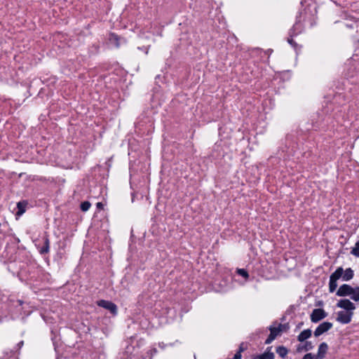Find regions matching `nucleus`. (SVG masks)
Instances as JSON below:
<instances>
[{
    "instance_id": "obj_3",
    "label": "nucleus",
    "mask_w": 359,
    "mask_h": 359,
    "mask_svg": "<svg viewBox=\"0 0 359 359\" xmlns=\"http://www.w3.org/2000/svg\"><path fill=\"white\" fill-rule=\"evenodd\" d=\"M302 13H300L299 15L296 17V22L289 31V36L290 37H294L303 32L304 26L302 23Z\"/></svg>"
},
{
    "instance_id": "obj_12",
    "label": "nucleus",
    "mask_w": 359,
    "mask_h": 359,
    "mask_svg": "<svg viewBox=\"0 0 359 359\" xmlns=\"http://www.w3.org/2000/svg\"><path fill=\"white\" fill-rule=\"evenodd\" d=\"M311 330L310 329H306L301 332V333L297 337V340L300 342H303L311 336Z\"/></svg>"
},
{
    "instance_id": "obj_26",
    "label": "nucleus",
    "mask_w": 359,
    "mask_h": 359,
    "mask_svg": "<svg viewBox=\"0 0 359 359\" xmlns=\"http://www.w3.org/2000/svg\"><path fill=\"white\" fill-rule=\"evenodd\" d=\"M241 357H242L241 353L237 351L234 354V355L232 358H228V359H241Z\"/></svg>"
},
{
    "instance_id": "obj_15",
    "label": "nucleus",
    "mask_w": 359,
    "mask_h": 359,
    "mask_svg": "<svg viewBox=\"0 0 359 359\" xmlns=\"http://www.w3.org/2000/svg\"><path fill=\"white\" fill-rule=\"evenodd\" d=\"M257 359H274V354L269 351L257 356Z\"/></svg>"
},
{
    "instance_id": "obj_23",
    "label": "nucleus",
    "mask_w": 359,
    "mask_h": 359,
    "mask_svg": "<svg viewBox=\"0 0 359 359\" xmlns=\"http://www.w3.org/2000/svg\"><path fill=\"white\" fill-rule=\"evenodd\" d=\"M246 348H247V345L243 342L240 344L238 350L237 351L242 353V352H243L245 350H246Z\"/></svg>"
},
{
    "instance_id": "obj_17",
    "label": "nucleus",
    "mask_w": 359,
    "mask_h": 359,
    "mask_svg": "<svg viewBox=\"0 0 359 359\" xmlns=\"http://www.w3.org/2000/svg\"><path fill=\"white\" fill-rule=\"evenodd\" d=\"M236 273L239 276L243 277L245 279H248L249 277L248 272L247 271V270H245L244 269H237Z\"/></svg>"
},
{
    "instance_id": "obj_27",
    "label": "nucleus",
    "mask_w": 359,
    "mask_h": 359,
    "mask_svg": "<svg viewBox=\"0 0 359 359\" xmlns=\"http://www.w3.org/2000/svg\"><path fill=\"white\" fill-rule=\"evenodd\" d=\"M315 25H316V20L313 18L310 20V27H313Z\"/></svg>"
},
{
    "instance_id": "obj_22",
    "label": "nucleus",
    "mask_w": 359,
    "mask_h": 359,
    "mask_svg": "<svg viewBox=\"0 0 359 359\" xmlns=\"http://www.w3.org/2000/svg\"><path fill=\"white\" fill-rule=\"evenodd\" d=\"M278 328H280L282 329V332L283 331H287V330H289L290 328V326H289V324L288 323H285V324H279L278 325Z\"/></svg>"
},
{
    "instance_id": "obj_30",
    "label": "nucleus",
    "mask_w": 359,
    "mask_h": 359,
    "mask_svg": "<svg viewBox=\"0 0 359 359\" xmlns=\"http://www.w3.org/2000/svg\"><path fill=\"white\" fill-rule=\"evenodd\" d=\"M151 351L154 353H156L157 352V350L156 348H154Z\"/></svg>"
},
{
    "instance_id": "obj_31",
    "label": "nucleus",
    "mask_w": 359,
    "mask_h": 359,
    "mask_svg": "<svg viewBox=\"0 0 359 359\" xmlns=\"http://www.w3.org/2000/svg\"><path fill=\"white\" fill-rule=\"evenodd\" d=\"M148 53V48H147V50H146V54Z\"/></svg>"
},
{
    "instance_id": "obj_7",
    "label": "nucleus",
    "mask_w": 359,
    "mask_h": 359,
    "mask_svg": "<svg viewBox=\"0 0 359 359\" xmlns=\"http://www.w3.org/2000/svg\"><path fill=\"white\" fill-rule=\"evenodd\" d=\"M327 316V313L323 309H315L311 314V320L313 323H318L324 319Z\"/></svg>"
},
{
    "instance_id": "obj_10",
    "label": "nucleus",
    "mask_w": 359,
    "mask_h": 359,
    "mask_svg": "<svg viewBox=\"0 0 359 359\" xmlns=\"http://www.w3.org/2000/svg\"><path fill=\"white\" fill-rule=\"evenodd\" d=\"M268 329L270 331V334L265 341L266 344H271L277 337V336L279 335V334L282 332V329L278 328V327H273L271 325L268 327Z\"/></svg>"
},
{
    "instance_id": "obj_2",
    "label": "nucleus",
    "mask_w": 359,
    "mask_h": 359,
    "mask_svg": "<svg viewBox=\"0 0 359 359\" xmlns=\"http://www.w3.org/2000/svg\"><path fill=\"white\" fill-rule=\"evenodd\" d=\"M336 295L338 297H347L355 301L359 302V286L353 287L350 285L343 284L337 290Z\"/></svg>"
},
{
    "instance_id": "obj_11",
    "label": "nucleus",
    "mask_w": 359,
    "mask_h": 359,
    "mask_svg": "<svg viewBox=\"0 0 359 359\" xmlns=\"http://www.w3.org/2000/svg\"><path fill=\"white\" fill-rule=\"evenodd\" d=\"M328 350V345L325 342H322L318 349V353L316 355L318 359H324Z\"/></svg>"
},
{
    "instance_id": "obj_13",
    "label": "nucleus",
    "mask_w": 359,
    "mask_h": 359,
    "mask_svg": "<svg viewBox=\"0 0 359 359\" xmlns=\"http://www.w3.org/2000/svg\"><path fill=\"white\" fill-rule=\"evenodd\" d=\"M27 205V202L25 201H20L17 203L18 212L16 213L17 215H22L26 211V207Z\"/></svg>"
},
{
    "instance_id": "obj_18",
    "label": "nucleus",
    "mask_w": 359,
    "mask_h": 359,
    "mask_svg": "<svg viewBox=\"0 0 359 359\" xmlns=\"http://www.w3.org/2000/svg\"><path fill=\"white\" fill-rule=\"evenodd\" d=\"M351 253L359 257V240L355 243L354 248H352Z\"/></svg>"
},
{
    "instance_id": "obj_1",
    "label": "nucleus",
    "mask_w": 359,
    "mask_h": 359,
    "mask_svg": "<svg viewBox=\"0 0 359 359\" xmlns=\"http://www.w3.org/2000/svg\"><path fill=\"white\" fill-rule=\"evenodd\" d=\"M354 276L353 270L351 268L346 269L344 271L342 267H338L330 276L329 281V291L334 292L337 287V280L341 278L344 281H348Z\"/></svg>"
},
{
    "instance_id": "obj_19",
    "label": "nucleus",
    "mask_w": 359,
    "mask_h": 359,
    "mask_svg": "<svg viewBox=\"0 0 359 359\" xmlns=\"http://www.w3.org/2000/svg\"><path fill=\"white\" fill-rule=\"evenodd\" d=\"M90 203L88 201H83L81 203V210L83 212H86L90 208Z\"/></svg>"
},
{
    "instance_id": "obj_5",
    "label": "nucleus",
    "mask_w": 359,
    "mask_h": 359,
    "mask_svg": "<svg viewBox=\"0 0 359 359\" xmlns=\"http://www.w3.org/2000/svg\"><path fill=\"white\" fill-rule=\"evenodd\" d=\"M43 245L40 246V244H36V246L39 250V252L41 255H44L48 254L50 252V239L48 238V235L45 233V235L43 238Z\"/></svg>"
},
{
    "instance_id": "obj_14",
    "label": "nucleus",
    "mask_w": 359,
    "mask_h": 359,
    "mask_svg": "<svg viewBox=\"0 0 359 359\" xmlns=\"http://www.w3.org/2000/svg\"><path fill=\"white\" fill-rule=\"evenodd\" d=\"M276 353L280 358H284L287 355L288 350L283 346H279L276 348Z\"/></svg>"
},
{
    "instance_id": "obj_29",
    "label": "nucleus",
    "mask_w": 359,
    "mask_h": 359,
    "mask_svg": "<svg viewBox=\"0 0 359 359\" xmlns=\"http://www.w3.org/2000/svg\"><path fill=\"white\" fill-rule=\"evenodd\" d=\"M346 26L350 29H353V25H346Z\"/></svg>"
},
{
    "instance_id": "obj_16",
    "label": "nucleus",
    "mask_w": 359,
    "mask_h": 359,
    "mask_svg": "<svg viewBox=\"0 0 359 359\" xmlns=\"http://www.w3.org/2000/svg\"><path fill=\"white\" fill-rule=\"evenodd\" d=\"M313 348V345L312 342L307 341H306L305 344L302 347L299 346L297 348V351H301L302 349H304L305 351H308Z\"/></svg>"
},
{
    "instance_id": "obj_21",
    "label": "nucleus",
    "mask_w": 359,
    "mask_h": 359,
    "mask_svg": "<svg viewBox=\"0 0 359 359\" xmlns=\"http://www.w3.org/2000/svg\"><path fill=\"white\" fill-rule=\"evenodd\" d=\"M302 359H318L317 358V356L315 355H313L312 353H306L304 355Z\"/></svg>"
},
{
    "instance_id": "obj_20",
    "label": "nucleus",
    "mask_w": 359,
    "mask_h": 359,
    "mask_svg": "<svg viewBox=\"0 0 359 359\" xmlns=\"http://www.w3.org/2000/svg\"><path fill=\"white\" fill-rule=\"evenodd\" d=\"M118 39H119V37L117 34H116L114 33H111L110 34V38H109L110 41H114L116 43L117 46H119L118 43Z\"/></svg>"
},
{
    "instance_id": "obj_9",
    "label": "nucleus",
    "mask_w": 359,
    "mask_h": 359,
    "mask_svg": "<svg viewBox=\"0 0 359 359\" xmlns=\"http://www.w3.org/2000/svg\"><path fill=\"white\" fill-rule=\"evenodd\" d=\"M333 325L330 322H323L320 324L314 331V336L318 337L323 334V333L327 332L332 327Z\"/></svg>"
},
{
    "instance_id": "obj_25",
    "label": "nucleus",
    "mask_w": 359,
    "mask_h": 359,
    "mask_svg": "<svg viewBox=\"0 0 359 359\" xmlns=\"http://www.w3.org/2000/svg\"><path fill=\"white\" fill-rule=\"evenodd\" d=\"M24 345V341H20V342H18L16 345V347L18 348L17 350H15V352H18Z\"/></svg>"
},
{
    "instance_id": "obj_24",
    "label": "nucleus",
    "mask_w": 359,
    "mask_h": 359,
    "mask_svg": "<svg viewBox=\"0 0 359 359\" xmlns=\"http://www.w3.org/2000/svg\"><path fill=\"white\" fill-rule=\"evenodd\" d=\"M287 42L291 45L293 47H295L297 46V43L296 42L292 39V37H289L287 39Z\"/></svg>"
},
{
    "instance_id": "obj_28",
    "label": "nucleus",
    "mask_w": 359,
    "mask_h": 359,
    "mask_svg": "<svg viewBox=\"0 0 359 359\" xmlns=\"http://www.w3.org/2000/svg\"><path fill=\"white\" fill-rule=\"evenodd\" d=\"M102 207H103V205H102V203H97V208H102Z\"/></svg>"
},
{
    "instance_id": "obj_8",
    "label": "nucleus",
    "mask_w": 359,
    "mask_h": 359,
    "mask_svg": "<svg viewBox=\"0 0 359 359\" xmlns=\"http://www.w3.org/2000/svg\"><path fill=\"white\" fill-rule=\"evenodd\" d=\"M353 315V312L340 311L337 313V320L342 324H348L351 321Z\"/></svg>"
},
{
    "instance_id": "obj_4",
    "label": "nucleus",
    "mask_w": 359,
    "mask_h": 359,
    "mask_svg": "<svg viewBox=\"0 0 359 359\" xmlns=\"http://www.w3.org/2000/svg\"><path fill=\"white\" fill-rule=\"evenodd\" d=\"M97 305L100 307H102L107 310H109L111 314L114 316L117 314L118 308L117 306L113 303L112 302L107 300H100L97 302Z\"/></svg>"
},
{
    "instance_id": "obj_6",
    "label": "nucleus",
    "mask_w": 359,
    "mask_h": 359,
    "mask_svg": "<svg viewBox=\"0 0 359 359\" xmlns=\"http://www.w3.org/2000/svg\"><path fill=\"white\" fill-rule=\"evenodd\" d=\"M337 306L346 310L347 312H353L355 309V305L348 299H341L337 303Z\"/></svg>"
}]
</instances>
